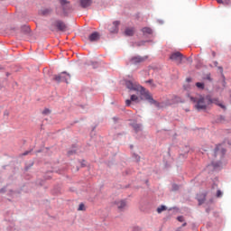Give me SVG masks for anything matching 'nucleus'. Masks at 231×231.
<instances>
[{"instance_id":"38","label":"nucleus","mask_w":231,"mask_h":231,"mask_svg":"<svg viewBox=\"0 0 231 231\" xmlns=\"http://www.w3.org/2000/svg\"><path fill=\"white\" fill-rule=\"evenodd\" d=\"M146 82H149V83L151 84V82H152V80H148V81H146Z\"/></svg>"},{"instance_id":"22","label":"nucleus","mask_w":231,"mask_h":231,"mask_svg":"<svg viewBox=\"0 0 231 231\" xmlns=\"http://www.w3.org/2000/svg\"><path fill=\"white\" fill-rule=\"evenodd\" d=\"M78 210H86V206L83 203L79 204Z\"/></svg>"},{"instance_id":"24","label":"nucleus","mask_w":231,"mask_h":231,"mask_svg":"<svg viewBox=\"0 0 231 231\" xmlns=\"http://www.w3.org/2000/svg\"><path fill=\"white\" fill-rule=\"evenodd\" d=\"M221 196H223V193L221 192V190H217V198H221Z\"/></svg>"},{"instance_id":"37","label":"nucleus","mask_w":231,"mask_h":231,"mask_svg":"<svg viewBox=\"0 0 231 231\" xmlns=\"http://www.w3.org/2000/svg\"><path fill=\"white\" fill-rule=\"evenodd\" d=\"M176 231H181V227H179Z\"/></svg>"},{"instance_id":"13","label":"nucleus","mask_w":231,"mask_h":231,"mask_svg":"<svg viewBox=\"0 0 231 231\" xmlns=\"http://www.w3.org/2000/svg\"><path fill=\"white\" fill-rule=\"evenodd\" d=\"M98 39H100V34H98V32H93L88 37V40L90 41V42H95L98 41Z\"/></svg>"},{"instance_id":"36","label":"nucleus","mask_w":231,"mask_h":231,"mask_svg":"<svg viewBox=\"0 0 231 231\" xmlns=\"http://www.w3.org/2000/svg\"><path fill=\"white\" fill-rule=\"evenodd\" d=\"M217 64H218L217 61H215V62H214V65H215V66H217Z\"/></svg>"},{"instance_id":"8","label":"nucleus","mask_w":231,"mask_h":231,"mask_svg":"<svg viewBox=\"0 0 231 231\" xmlns=\"http://www.w3.org/2000/svg\"><path fill=\"white\" fill-rule=\"evenodd\" d=\"M118 26H120V22L115 21L112 25H109L108 30L111 33H118Z\"/></svg>"},{"instance_id":"26","label":"nucleus","mask_w":231,"mask_h":231,"mask_svg":"<svg viewBox=\"0 0 231 231\" xmlns=\"http://www.w3.org/2000/svg\"><path fill=\"white\" fill-rule=\"evenodd\" d=\"M135 127V131H140V125H136Z\"/></svg>"},{"instance_id":"15","label":"nucleus","mask_w":231,"mask_h":231,"mask_svg":"<svg viewBox=\"0 0 231 231\" xmlns=\"http://www.w3.org/2000/svg\"><path fill=\"white\" fill-rule=\"evenodd\" d=\"M125 35H126V37H133V35H134V28L133 27H128L125 30Z\"/></svg>"},{"instance_id":"2","label":"nucleus","mask_w":231,"mask_h":231,"mask_svg":"<svg viewBox=\"0 0 231 231\" xmlns=\"http://www.w3.org/2000/svg\"><path fill=\"white\" fill-rule=\"evenodd\" d=\"M139 95H141V100H143V98L145 100H148V102H150V104H155V106H158V102H156V100H154V98H152V96H151V93H149V91L145 90V88L143 87H141V88H139L138 92Z\"/></svg>"},{"instance_id":"23","label":"nucleus","mask_w":231,"mask_h":231,"mask_svg":"<svg viewBox=\"0 0 231 231\" xmlns=\"http://www.w3.org/2000/svg\"><path fill=\"white\" fill-rule=\"evenodd\" d=\"M177 219H178V221H180V223H183V221H185V218L183 217V216L178 217Z\"/></svg>"},{"instance_id":"12","label":"nucleus","mask_w":231,"mask_h":231,"mask_svg":"<svg viewBox=\"0 0 231 231\" xmlns=\"http://www.w3.org/2000/svg\"><path fill=\"white\" fill-rule=\"evenodd\" d=\"M79 5L81 8H88L93 5V0H79Z\"/></svg>"},{"instance_id":"32","label":"nucleus","mask_w":231,"mask_h":231,"mask_svg":"<svg viewBox=\"0 0 231 231\" xmlns=\"http://www.w3.org/2000/svg\"><path fill=\"white\" fill-rule=\"evenodd\" d=\"M221 72H223V67H218Z\"/></svg>"},{"instance_id":"10","label":"nucleus","mask_w":231,"mask_h":231,"mask_svg":"<svg viewBox=\"0 0 231 231\" xmlns=\"http://www.w3.org/2000/svg\"><path fill=\"white\" fill-rule=\"evenodd\" d=\"M215 104L216 106H218V107H221V109H226V106H225V105H223V103H221V101H219V99L217 98H213L210 97V105Z\"/></svg>"},{"instance_id":"9","label":"nucleus","mask_w":231,"mask_h":231,"mask_svg":"<svg viewBox=\"0 0 231 231\" xmlns=\"http://www.w3.org/2000/svg\"><path fill=\"white\" fill-rule=\"evenodd\" d=\"M225 152H226V150H225V148L221 147V145H218L216 147L215 149V156H225Z\"/></svg>"},{"instance_id":"4","label":"nucleus","mask_w":231,"mask_h":231,"mask_svg":"<svg viewBox=\"0 0 231 231\" xmlns=\"http://www.w3.org/2000/svg\"><path fill=\"white\" fill-rule=\"evenodd\" d=\"M69 79H71V76L67 72H61L59 75H55L53 77V80H55L56 82H67L68 83Z\"/></svg>"},{"instance_id":"18","label":"nucleus","mask_w":231,"mask_h":231,"mask_svg":"<svg viewBox=\"0 0 231 231\" xmlns=\"http://www.w3.org/2000/svg\"><path fill=\"white\" fill-rule=\"evenodd\" d=\"M51 12H52L51 9L46 8V9H43V10L42 11V15H50V14H51Z\"/></svg>"},{"instance_id":"29","label":"nucleus","mask_w":231,"mask_h":231,"mask_svg":"<svg viewBox=\"0 0 231 231\" xmlns=\"http://www.w3.org/2000/svg\"><path fill=\"white\" fill-rule=\"evenodd\" d=\"M212 56L216 57V51H212Z\"/></svg>"},{"instance_id":"6","label":"nucleus","mask_w":231,"mask_h":231,"mask_svg":"<svg viewBox=\"0 0 231 231\" xmlns=\"http://www.w3.org/2000/svg\"><path fill=\"white\" fill-rule=\"evenodd\" d=\"M125 86L127 88V89H130L131 91H140V88H142V86H140L137 83H134L133 81H126L125 82Z\"/></svg>"},{"instance_id":"25","label":"nucleus","mask_w":231,"mask_h":231,"mask_svg":"<svg viewBox=\"0 0 231 231\" xmlns=\"http://www.w3.org/2000/svg\"><path fill=\"white\" fill-rule=\"evenodd\" d=\"M131 102H133L131 99H126L125 100L126 106H131Z\"/></svg>"},{"instance_id":"30","label":"nucleus","mask_w":231,"mask_h":231,"mask_svg":"<svg viewBox=\"0 0 231 231\" xmlns=\"http://www.w3.org/2000/svg\"><path fill=\"white\" fill-rule=\"evenodd\" d=\"M207 79H208V80H211V79H210V75H208V76H207Z\"/></svg>"},{"instance_id":"34","label":"nucleus","mask_w":231,"mask_h":231,"mask_svg":"<svg viewBox=\"0 0 231 231\" xmlns=\"http://www.w3.org/2000/svg\"><path fill=\"white\" fill-rule=\"evenodd\" d=\"M199 205H201L203 203V200L199 199Z\"/></svg>"},{"instance_id":"17","label":"nucleus","mask_w":231,"mask_h":231,"mask_svg":"<svg viewBox=\"0 0 231 231\" xmlns=\"http://www.w3.org/2000/svg\"><path fill=\"white\" fill-rule=\"evenodd\" d=\"M140 100H142L140 97H138V96L136 95H132L131 96V101L132 102H136L137 104L140 102Z\"/></svg>"},{"instance_id":"1","label":"nucleus","mask_w":231,"mask_h":231,"mask_svg":"<svg viewBox=\"0 0 231 231\" xmlns=\"http://www.w3.org/2000/svg\"><path fill=\"white\" fill-rule=\"evenodd\" d=\"M189 98L191 102L196 103L195 107L198 111H203L210 106V96H199L198 97H190Z\"/></svg>"},{"instance_id":"19","label":"nucleus","mask_w":231,"mask_h":231,"mask_svg":"<svg viewBox=\"0 0 231 231\" xmlns=\"http://www.w3.org/2000/svg\"><path fill=\"white\" fill-rule=\"evenodd\" d=\"M196 87H197L199 89H205V83L197 82V83H196Z\"/></svg>"},{"instance_id":"16","label":"nucleus","mask_w":231,"mask_h":231,"mask_svg":"<svg viewBox=\"0 0 231 231\" xmlns=\"http://www.w3.org/2000/svg\"><path fill=\"white\" fill-rule=\"evenodd\" d=\"M142 32L144 35H152V29L151 27H143Z\"/></svg>"},{"instance_id":"35","label":"nucleus","mask_w":231,"mask_h":231,"mask_svg":"<svg viewBox=\"0 0 231 231\" xmlns=\"http://www.w3.org/2000/svg\"><path fill=\"white\" fill-rule=\"evenodd\" d=\"M181 226H182V227H183V226H187V223L182 224Z\"/></svg>"},{"instance_id":"21","label":"nucleus","mask_w":231,"mask_h":231,"mask_svg":"<svg viewBox=\"0 0 231 231\" xmlns=\"http://www.w3.org/2000/svg\"><path fill=\"white\" fill-rule=\"evenodd\" d=\"M51 113V110H50V108H45L42 111V115H50Z\"/></svg>"},{"instance_id":"31","label":"nucleus","mask_w":231,"mask_h":231,"mask_svg":"<svg viewBox=\"0 0 231 231\" xmlns=\"http://www.w3.org/2000/svg\"><path fill=\"white\" fill-rule=\"evenodd\" d=\"M217 2L221 4V3H223V0H217Z\"/></svg>"},{"instance_id":"11","label":"nucleus","mask_w":231,"mask_h":231,"mask_svg":"<svg viewBox=\"0 0 231 231\" xmlns=\"http://www.w3.org/2000/svg\"><path fill=\"white\" fill-rule=\"evenodd\" d=\"M115 205L117 207L118 210H124L127 206V203H125V200H116Z\"/></svg>"},{"instance_id":"14","label":"nucleus","mask_w":231,"mask_h":231,"mask_svg":"<svg viewBox=\"0 0 231 231\" xmlns=\"http://www.w3.org/2000/svg\"><path fill=\"white\" fill-rule=\"evenodd\" d=\"M143 60H145V59H143V57L140 56H136L131 59V63L132 64H140V62H143Z\"/></svg>"},{"instance_id":"3","label":"nucleus","mask_w":231,"mask_h":231,"mask_svg":"<svg viewBox=\"0 0 231 231\" xmlns=\"http://www.w3.org/2000/svg\"><path fill=\"white\" fill-rule=\"evenodd\" d=\"M60 3L61 5L62 14L59 9L57 10V14L59 15H68V13L69 12V10H71V5H69V2H68V0H60Z\"/></svg>"},{"instance_id":"20","label":"nucleus","mask_w":231,"mask_h":231,"mask_svg":"<svg viewBox=\"0 0 231 231\" xmlns=\"http://www.w3.org/2000/svg\"><path fill=\"white\" fill-rule=\"evenodd\" d=\"M164 210H167V207L165 206H161L160 208H157L158 214H162Z\"/></svg>"},{"instance_id":"27","label":"nucleus","mask_w":231,"mask_h":231,"mask_svg":"<svg viewBox=\"0 0 231 231\" xmlns=\"http://www.w3.org/2000/svg\"><path fill=\"white\" fill-rule=\"evenodd\" d=\"M186 80H187L188 82H192V79H191V78H188Z\"/></svg>"},{"instance_id":"28","label":"nucleus","mask_w":231,"mask_h":231,"mask_svg":"<svg viewBox=\"0 0 231 231\" xmlns=\"http://www.w3.org/2000/svg\"><path fill=\"white\" fill-rule=\"evenodd\" d=\"M187 60H189V62H192V58H187Z\"/></svg>"},{"instance_id":"5","label":"nucleus","mask_w":231,"mask_h":231,"mask_svg":"<svg viewBox=\"0 0 231 231\" xmlns=\"http://www.w3.org/2000/svg\"><path fill=\"white\" fill-rule=\"evenodd\" d=\"M170 59L171 60L176 62V64H181V61L183 60V54H181L180 51H176L171 53Z\"/></svg>"},{"instance_id":"33","label":"nucleus","mask_w":231,"mask_h":231,"mask_svg":"<svg viewBox=\"0 0 231 231\" xmlns=\"http://www.w3.org/2000/svg\"><path fill=\"white\" fill-rule=\"evenodd\" d=\"M28 152H25L23 153V156L28 155Z\"/></svg>"},{"instance_id":"7","label":"nucleus","mask_w":231,"mask_h":231,"mask_svg":"<svg viewBox=\"0 0 231 231\" xmlns=\"http://www.w3.org/2000/svg\"><path fill=\"white\" fill-rule=\"evenodd\" d=\"M54 26L59 30V32H66V30H68V25L60 20L54 22Z\"/></svg>"}]
</instances>
